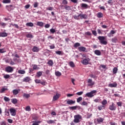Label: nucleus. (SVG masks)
Segmentation results:
<instances>
[{
	"instance_id": "f257e3e1",
	"label": "nucleus",
	"mask_w": 125,
	"mask_h": 125,
	"mask_svg": "<svg viewBox=\"0 0 125 125\" xmlns=\"http://www.w3.org/2000/svg\"><path fill=\"white\" fill-rule=\"evenodd\" d=\"M74 123H75V124H79V123H81V121H82V117L81 115L77 114L74 115Z\"/></svg>"
},
{
	"instance_id": "f03ea898",
	"label": "nucleus",
	"mask_w": 125,
	"mask_h": 125,
	"mask_svg": "<svg viewBox=\"0 0 125 125\" xmlns=\"http://www.w3.org/2000/svg\"><path fill=\"white\" fill-rule=\"evenodd\" d=\"M96 94V90H92L90 92L86 93L85 94V97L91 98L93 97V96H94V95H95Z\"/></svg>"
},
{
	"instance_id": "7ed1b4c3",
	"label": "nucleus",
	"mask_w": 125,
	"mask_h": 125,
	"mask_svg": "<svg viewBox=\"0 0 125 125\" xmlns=\"http://www.w3.org/2000/svg\"><path fill=\"white\" fill-rule=\"evenodd\" d=\"M98 39L99 40V41H100V43L102 44H107V42L105 41V37L99 36Z\"/></svg>"
},
{
	"instance_id": "20e7f679",
	"label": "nucleus",
	"mask_w": 125,
	"mask_h": 125,
	"mask_svg": "<svg viewBox=\"0 0 125 125\" xmlns=\"http://www.w3.org/2000/svg\"><path fill=\"white\" fill-rule=\"evenodd\" d=\"M89 61H90V59L87 58L83 60L82 61V63L83 64V65H88L89 63Z\"/></svg>"
},
{
	"instance_id": "39448f33",
	"label": "nucleus",
	"mask_w": 125,
	"mask_h": 125,
	"mask_svg": "<svg viewBox=\"0 0 125 125\" xmlns=\"http://www.w3.org/2000/svg\"><path fill=\"white\" fill-rule=\"evenodd\" d=\"M14 70V68L13 67L10 66H7L5 68V71L7 73H12V71Z\"/></svg>"
},
{
	"instance_id": "423d86ee",
	"label": "nucleus",
	"mask_w": 125,
	"mask_h": 125,
	"mask_svg": "<svg viewBox=\"0 0 125 125\" xmlns=\"http://www.w3.org/2000/svg\"><path fill=\"white\" fill-rule=\"evenodd\" d=\"M117 109V106L114 103H112L111 104L109 105V109L110 111H115Z\"/></svg>"
},
{
	"instance_id": "0eeeda50",
	"label": "nucleus",
	"mask_w": 125,
	"mask_h": 125,
	"mask_svg": "<svg viewBox=\"0 0 125 125\" xmlns=\"http://www.w3.org/2000/svg\"><path fill=\"white\" fill-rule=\"evenodd\" d=\"M9 111L11 116H14L16 115V110H15V109L10 108Z\"/></svg>"
},
{
	"instance_id": "6e6552de",
	"label": "nucleus",
	"mask_w": 125,
	"mask_h": 125,
	"mask_svg": "<svg viewBox=\"0 0 125 125\" xmlns=\"http://www.w3.org/2000/svg\"><path fill=\"white\" fill-rule=\"evenodd\" d=\"M88 86H92V85H94L95 83L94 82L92 81V80L89 79L87 81Z\"/></svg>"
},
{
	"instance_id": "1a4fd4ad",
	"label": "nucleus",
	"mask_w": 125,
	"mask_h": 125,
	"mask_svg": "<svg viewBox=\"0 0 125 125\" xmlns=\"http://www.w3.org/2000/svg\"><path fill=\"white\" fill-rule=\"evenodd\" d=\"M116 33V32L114 30H111L110 33L107 34V37L109 38H112L113 37V35Z\"/></svg>"
},
{
	"instance_id": "9d476101",
	"label": "nucleus",
	"mask_w": 125,
	"mask_h": 125,
	"mask_svg": "<svg viewBox=\"0 0 125 125\" xmlns=\"http://www.w3.org/2000/svg\"><path fill=\"white\" fill-rule=\"evenodd\" d=\"M79 17H80L81 19H86L87 18V16L85 14H83V13H81L79 15Z\"/></svg>"
},
{
	"instance_id": "9b49d317",
	"label": "nucleus",
	"mask_w": 125,
	"mask_h": 125,
	"mask_svg": "<svg viewBox=\"0 0 125 125\" xmlns=\"http://www.w3.org/2000/svg\"><path fill=\"white\" fill-rule=\"evenodd\" d=\"M32 51L33 52H39V51H40V48L36 46H34L32 48Z\"/></svg>"
},
{
	"instance_id": "f8f14e48",
	"label": "nucleus",
	"mask_w": 125,
	"mask_h": 125,
	"mask_svg": "<svg viewBox=\"0 0 125 125\" xmlns=\"http://www.w3.org/2000/svg\"><path fill=\"white\" fill-rule=\"evenodd\" d=\"M30 81H31V78L29 77H26L23 79V82H24L25 83H28V82H30Z\"/></svg>"
},
{
	"instance_id": "ddd939ff",
	"label": "nucleus",
	"mask_w": 125,
	"mask_h": 125,
	"mask_svg": "<svg viewBox=\"0 0 125 125\" xmlns=\"http://www.w3.org/2000/svg\"><path fill=\"white\" fill-rule=\"evenodd\" d=\"M86 50V48L83 46H81L78 47V50L80 52L83 51V52H84V51H85Z\"/></svg>"
},
{
	"instance_id": "4468645a",
	"label": "nucleus",
	"mask_w": 125,
	"mask_h": 125,
	"mask_svg": "<svg viewBox=\"0 0 125 125\" xmlns=\"http://www.w3.org/2000/svg\"><path fill=\"white\" fill-rule=\"evenodd\" d=\"M66 103L68 105H72V104H75V103H76V101H73L72 100H68V101H66Z\"/></svg>"
},
{
	"instance_id": "2eb2a0df",
	"label": "nucleus",
	"mask_w": 125,
	"mask_h": 125,
	"mask_svg": "<svg viewBox=\"0 0 125 125\" xmlns=\"http://www.w3.org/2000/svg\"><path fill=\"white\" fill-rule=\"evenodd\" d=\"M60 96V95L59 94H56L53 98V101H56L59 98Z\"/></svg>"
},
{
	"instance_id": "dca6fc26",
	"label": "nucleus",
	"mask_w": 125,
	"mask_h": 125,
	"mask_svg": "<svg viewBox=\"0 0 125 125\" xmlns=\"http://www.w3.org/2000/svg\"><path fill=\"white\" fill-rule=\"evenodd\" d=\"M117 85H118V84H117L116 83H109L108 86H109V87H116Z\"/></svg>"
},
{
	"instance_id": "f3484780",
	"label": "nucleus",
	"mask_w": 125,
	"mask_h": 125,
	"mask_svg": "<svg viewBox=\"0 0 125 125\" xmlns=\"http://www.w3.org/2000/svg\"><path fill=\"white\" fill-rule=\"evenodd\" d=\"M42 76V71H39L37 72L36 77L40 78Z\"/></svg>"
},
{
	"instance_id": "a211bd4d",
	"label": "nucleus",
	"mask_w": 125,
	"mask_h": 125,
	"mask_svg": "<svg viewBox=\"0 0 125 125\" xmlns=\"http://www.w3.org/2000/svg\"><path fill=\"white\" fill-rule=\"evenodd\" d=\"M94 53L95 54H96V55H98V56H100V55H101V52L99 50H95Z\"/></svg>"
},
{
	"instance_id": "6ab92c4d",
	"label": "nucleus",
	"mask_w": 125,
	"mask_h": 125,
	"mask_svg": "<svg viewBox=\"0 0 125 125\" xmlns=\"http://www.w3.org/2000/svg\"><path fill=\"white\" fill-rule=\"evenodd\" d=\"M44 25V23L42 21H38L37 22V25L39 26L40 27H42Z\"/></svg>"
},
{
	"instance_id": "aec40b11",
	"label": "nucleus",
	"mask_w": 125,
	"mask_h": 125,
	"mask_svg": "<svg viewBox=\"0 0 125 125\" xmlns=\"http://www.w3.org/2000/svg\"><path fill=\"white\" fill-rule=\"evenodd\" d=\"M7 37V33L5 32H0V37Z\"/></svg>"
},
{
	"instance_id": "412c9836",
	"label": "nucleus",
	"mask_w": 125,
	"mask_h": 125,
	"mask_svg": "<svg viewBox=\"0 0 125 125\" xmlns=\"http://www.w3.org/2000/svg\"><path fill=\"white\" fill-rule=\"evenodd\" d=\"M81 7H82L83 8H85V9H86V8L88 7V5L85 3H82Z\"/></svg>"
},
{
	"instance_id": "4be33fe9",
	"label": "nucleus",
	"mask_w": 125,
	"mask_h": 125,
	"mask_svg": "<svg viewBox=\"0 0 125 125\" xmlns=\"http://www.w3.org/2000/svg\"><path fill=\"white\" fill-rule=\"evenodd\" d=\"M19 90L18 89H14L13 90V93L14 95H17L19 93Z\"/></svg>"
},
{
	"instance_id": "5701e85b",
	"label": "nucleus",
	"mask_w": 125,
	"mask_h": 125,
	"mask_svg": "<svg viewBox=\"0 0 125 125\" xmlns=\"http://www.w3.org/2000/svg\"><path fill=\"white\" fill-rule=\"evenodd\" d=\"M104 121V119L102 118H99L97 119V121L99 124H100V123H103Z\"/></svg>"
},
{
	"instance_id": "b1692460",
	"label": "nucleus",
	"mask_w": 125,
	"mask_h": 125,
	"mask_svg": "<svg viewBox=\"0 0 125 125\" xmlns=\"http://www.w3.org/2000/svg\"><path fill=\"white\" fill-rule=\"evenodd\" d=\"M41 123L42 121H36L35 122H33L32 125H39V124H41Z\"/></svg>"
},
{
	"instance_id": "393cba45",
	"label": "nucleus",
	"mask_w": 125,
	"mask_h": 125,
	"mask_svg": "<svg viewBox=\"0 0 125 125\" xmlns=\"http://www.w3.org/2000/svg\"><path fill=\"white\" fill-rule=\"evenodd\" d=\"M26 26L27 27H33L34 26V23H33V22H27L26 23Z\"/></svg>"
},
{
	"instance_id": "a878e982",
	"label": "nucleus",
	"mask_w": 125,
	"mask_h": 125,
	"mask_svg": "<svg viewBox=\"0 0 125 125\" xmlns=\"http://www.w3.org/2000/svg\"><path fill=\"white\" fill-rule=\"evenodd\" d=\"M68 64L70 67H71V68H74L75 67V63H74V62H70Z\"/></svg>"
},
{
	"instance_id": "bb28decb",
	"label": "nucleus",
	"mask_w": 125,
	"mask_h": 125,
	"mask_svg": "<svg viewBox=\"0 0 125 125\" xmlns=\"http://www.w3.org/2000/svg\"><path fill=\"white\" fill-rule=\"evenodd\" d=\"M47 64H48L49 66H53V61L51 60H50L48 62Z\"/></svg>"
},
{
	"instance_id": "cd10ccee",
	"label": "nucleus",
	"mask_w": 125,
	"mask_h": 125,
	"mask_svg": "<svg viewBox=\"0 0 125 125\" xmlns=\"http://www.w3.org/2000/svg\"><path fill=\"white\" fill-rule=\"evenodd\" d=\"M30 95L29 94L27 93H24L23 95V97H24V98L28 99L30 97Z\"/></svg>"
},
{
	"instance_id": "c85d7f7f",
	"label": "nucleus",
	"mask_w": 125,
	"mask_h": 125,
	"mask_svg": "<svg viewBox=\"0 0 125 125\" xmlns=\"http://www.w3.org/2000/svg\"><path fill=\"white\" fill-rule=\"evenodd\" d=\"M26 38H28V39H33L34 38V36L31 34H28L26 35Z\"/></svg>"
},
{
	"instance_id": "c756f323",
	"label": "nucleus",
	"mask_w": 125,
	"mask_h": 125,
	"mask_svg": "<svg viewBox=\"0 0 125 125\" xmlns=\"http://www.w3.org/2000/svg\"><path fill=\"white\" fill-rule=\"evenodd\" d=\"M97 17L98 18H102L103 17V14L101 12L98 13L97 14Z\"/></svg>"
},
{
	"instance_id": "7c9ffc66",
	"label": "nucleus",
	"mask_w": 125,
	"mask_h": 125,
	"mask_svg": "<svg viewBox=\"0 0 125 125\" xmlns=\"http://www.w3.org/2000/svg\"><path fill=\"white\" fill-rule=\"evenodd\" d=\"M113 74H117V72H118V68L114 67L112 69Z\"/></svg>"
},
{
	"instance_id": "2f4dec72",
	"label": "nucleus",
	"mask_w": 125,
	"mask_h": 125,
	"mask_svg": "<svg viewBox=\"0 0 125 125\" xmlns=\"http://www.w3.org/2000/svg\"><path fill=\"white\" fill-rule=\"evenodd\" d=\"M77 108H79V106L76 105V106L70 107L69 109H71V110H77Z\"/></svg>"
},
{
	"instance_id": "473e14b6",
	"label": "nucleus",
	"mask_w": 125,
	"mask_h": 125,
	"mask_svg": "<svg viewBox=\"0 0 125 125\" xmlns=\"http://www.w3.org/2000/svg\"><path fill=\"white\" fill-rule=\"evenodd\" d=\"M47 124L49 125H52V124H55V122L53 120H50L49 121H47Z\"/></svg>"
},
{
	"instance_id": "72a5a7b5",
	"label": "nucleus",
	"mask_w": 125,
	"mask_h": 125,
	"mask_svg": "<svg viewBox=\"0 0 125 125\" xmlns=\"http://www.w3.org/2000/svg\"><path fill=\"white\" fill-rule=\"evenodd\" d=\"M64 8H65V10H68V11L69 10H71V7H70V6L65 5V6H64Z\"/></svg>"
},
{
	"instance_id": "f704fd0d",
	"label": "nucleus",
	"mask_w": 125,
	"mask_h": 125,
	"mask_svg": "<svg viewBox=\"0 0 125 125\" xmlns=\"http://www.w3.org/2000/svg\"><path fill=\"white\" fill-rule=\"evenodd\" d=\"M11 102L13 104H16L17 103V99H13L11 100Z\"/></svg>"
},
{
	"instance_id": "c9c22d12",
	"label": "nucleus",
	"mask_w": 125,
	"mask_h": 125,
	"mask_svg": "<svg viewBox=\"0 0 125 125\" xmlns=\"http://www.w3.org/2000/svg\"><path fill=\"white\" fill-rule=\"evenodd\" d=\"M55 74L57 77H60L61 76V72L59 71H56Z\"/></svg>"
},
{
	"instance_id": "e433bc0d",
	"label": "nucleus",
	"mask_w": 125,
	"mask_h": 125,
	"mask_svg": "<svg viewBox=\"0 0 125 125\" xmlns=\"http://www.w3.org/2000/svg\"><path fill=\"white\" fill-rule=\"evenodd\" d=\"M111 42H112L116 43L118 42V39H117V38L115 37L112 39Z\"/></svg>"
},
{
	"instance_id": "4c0bfd02",
	"label": "nucleus",
	"mask_w": 125,
	"mask_h": 125,
	"mask_svg": "<svg viewBox=\"0 0 125 125\" xmlns=\"http://www.w3.org/2000/svg\"><path fill=\"white\" fill-rule=\"evenodd\" d=\"M78 46H81V44L79 42H76L74 45V47L77 48L78 47Z\"/></svg>"
},
{
	"instance_id": "58836bf2",
	"label": "nucleus",
	"mask_w": 125,
	"mask_h": 125,
	"mask_svg": "<svg viewBox=\"0 0 125 125\" xmlns=\"http://www.w3.org/2000/svg\"><path fill=\"white\" fill-rule=\"evenodd\" d=\"M5 90H7V88H2L0 90V93H3V92H4V91H5Z\"/></svg>"
},
{
	"instance_id": "ea45409f",
	"label": "nucleus",
	"mask_w": 125,
	"mask_h": 125,
	"mask_svg": "<svg viewBox=\"0 0 125 125\" xmlns=\"http://www.w3.org/2000/svg\"><path fill=\"white\" fill-rule=\"evenodd\" d=\"M33 70H40V67H39L38 65L34 64L33 65Z\"/></svg>"
},
{
	"instance_id": "a19ab883",
	"label": "nucleus",
	"mask_w": 125,
	"mask_h": 125,
	"mask_svg": "<svg viewBox=\"0 0 125 125\" xmlns=\"http://www.w3.org/2000/svg\"><path fill=\"white\" fill-rule=\"evenodd\" d=\"M102 104L103 106H105V105H106V104H107V100H104L102 102Z\"/></svg>"
},
{
	"instance_id": "79ce46f5",
	"label": "nucleus",
	"mask_w": 125,
	"mask_h": 125,
	"mask_svg": "<svg viewBox=\"0 0 125 125\" xmlns=\"http://www.w3.org/2000/svg\"><path fill=\"white\" fill-rule=\"evenodd\" d=\"M3 78L6 80L7 79H9V78H10V75H9V74H5V75L3 76Z\"/></svg>"
},
{
	"instance_id": "37998d69",
	"label": "nucleus",
	"mask_w": 125,
	"mask_h": 125,
	"mask_svg": "<svg viewBox=\"0 0 125 125\" xmlns=\"http://www.w3.org/2000/svg\"><path fill=\"white\" fill-rule=\"evenodd\" d=\"M5 52H6V50H5V49H0V53H4Z\"/></svg>"
},
{
	"instance_id": "c03bdc74",
	"label": "nucleus",
	"mask_w": 125,
	"mask_h": 125,
	"mask_svg": "<svg viewBox=\"0 0 125 125\" xmlns=\"http://www.w3.org/2000/svg\"><path fill=\"white\" fill-rule=\"evenodd\" d=\"M0 25L1 26H2V27H3V28L5 27V26H6V25H7V24L4 23V22H0Z\"/></svg>"
},
{
	"instance_id": "a18cd8bd",
	"label": "nucleus",
	"mask_w": 125,
	"mask_h": 125,
	"mask_svg": "<svg viewBox=\"0 0 125 125\" xmlns=\"http://www.w3.org/2000/svg\"><path fill=\"white\" fill-rule=\"evenodd\" d=\"M82 100H83V97H79V98L77 99V102L78 103H80V102H81V101H82Z\"/></svg>"
},
{
	"instance_id": "49530a36",
	"label": "nucleus",
	"mask_w": 125,
	"mask_h": 125,
	"mask_svg": "<svg viewBox=\"0 0 125 125\" xmlns=\"http://www.w3.org/2000/svg\"><path fill=\"white\" fill-rule=\"evenodd\" d=\"M19 74H21V75H23V74H25V70H18Z\"/></svg>"
},
{
	"instance_id": "de8ad7c7",
	"label": "nucleus",
	"mask_w": 125,
	"mask_h": 125,
	"mask_svg": "<svg viewBox=\"0 0 125 125\" xmlns=\"http://www.w3.org/2000/svg\"><path fill=\"white\" fill-rule=\"evenodd\" d=\"M10 0H3V3H10Z\"/></svg>"
},
{
	"instance_id": "09e8293b",
	"label": "nucleus",
	"mask_w": 125,
	"mask_h": 125,
	"mask_svg": "<svg viewBox=\"0 0 125 125\" xmlns=\"http://www.w3.org/2000/svg\"><path fill=\"white\" fill-rule=\"evenodd\" d=\"M25 111H27L28 112H30L31 111V107L30 106H27L25 107Z\"/></svg>"
},
{
	"instance_id": "8fccbe9b",
	"label": "nucleus",
	"mask_w": 125,
	"mask_h": 125,
	"mask_svg": "<svg viewBox=\"0 0 125 125\" xmlns=\"http://www.w3.org/2000/svg\"><path fill=\"white\" fill-rule=\"evenodd\" d=\"M4 101H5L6 102H8V101H10V99H9L8 97H4Z\"/></svg>"
},
{
	"instance_id": "3c124183",
	"label": "nucleus",
	"mask_w": 125,
	"mask_h": 125,
	"mask_svg": "<svg viewBox=\"0 0 125 125\" xmlns=\"http://www.w3.org/2000/svg\"><path fill=\"white\" fill-rule=\"evenodd\" d=\"M81 105L82 106H87V103L85 101H83Z\"/></svg>"
},
{
	"instance_id": "603ef678",
	"label": "nucleus",
	"mask_w": 125,
	"mask_h": 125,
	"mask_svg": "<svg viewBox=\"0 0 125 125\" xmlns=\"http://www.w3.org/2000/svg\"><path fill=\"white\" fill-rule=\"evenodd\" d=\"M73 18H74V19L76 20H79V19H80V16H79V15L78 16L74 15L73 16Z\"/></svg>"
},
{
	"instance_id": "864d4df0",
	"label": "nucleus",
	"mask_w": 125,
	"mask_h": 125,
	"mask_svg": "<svg viewBox=\"0 0 125 125\" xmlns=\"http://www.w3.org/2000/svg\"><path fill=\"white\" fill-rule=\"evenodd\" d=\"M75 82H76V80L74 78H71V83H73V85H76Z\"/></svg>"
},
{
	"instance_id": "5fc2aeb1",
	"label": "nucleus",
	"mask_w": 125,
	"mask_h": 125,
	"mask_svg": "<svg viewBox=\"0 0 125 125\" xmlns=\"http://www.w3.org/2000/svg\"><path fill=\"white\" fill-rule=\"evenodd\" d=\"M62 4L64 5L68 4V1L66 0H62Z\"/></svg>"
},
{
	"instance_id": "6e6d98bb",
	"label": "nucleus",
	"mask_w": 125,
	"mask_h": 125,
	"mask_svg": "<svg viewBox=\"0 0 125 125\" xmlns=\"http://www.w3.org/2000/svg\"><path fill=\"white\" fill-rule=\"evenodd\" d=\"M50 33H51V34H54V33H55L56 31H55V29H54L53 28H51L50 29Z\"/></svg>"
},
{
	"instance_id": "4d7b16f0",
	"label": "nucleus",
	"mask_w": 125,
	"mask_h": 125,
	"mask_svg": "<svg viewBox=\"0 0 125 125\" xmlns=\"http://www.w3.org/2000/svg\"><path fill=\"white\" fill-rule=\"evenodd\" d=\"M105 107V106L104 105H99L98 106V109L100 110H102V109H103V108H104Z\"/></svg>"
},
{
	"instance_id": "13d9d810",
	"label": "nucleus",
	"mask_w": 125,
	"mask_h": 125,
	"mask_svg": "<svg viewBox=\"0 0 125 125\" xmlns=\"http://www.w3.org/2000/svg\"><path fill=\"white\" fill-rule=\"evenodd\" d=\"M55 52L58 55H61V54H62V52L61 51H56Z\"/></svg>"
},
{
	"instance_id": "bf43d9fd",
	"label": "nucleus",
	"mask_w": 125,
	"mask_h": 125,
	"mask_svg": "<svg viewBox=\"0 0 125 125\" xmlns=\"http://www.w3.org/2000/svg\"><path fill=\"white\" fill-rule=\"evenodd\" d=\"M39 5V3L38 2H34V4L33 5V6L35 8H37V6Z\"/></svg>"
},
{
	"instance_id": "052dcab7",
	"label": "nucleus",
	"mask_w": 125,
	"mask_h": 125,
	"mask_svg": "<svg viewBox=\"0 0 125 125\" xmlns=\"http://www.w3.org/2000/svg\"><path fill=\"white\" fill-rule=\"evenodd\" d=\"M10 25H12V26H14V27H15V28H17V29H18V28H19V26L18 25V24H11Z\"/></svg>"
},
{
	"instance_id": "680f3d73",
	"label": "nucleus",
	"mask_w": 125,
	"mask_h": 125,
	"mask_svg": "<svg viewBox=\"0 0 125 125\" xmlns=\"http://www.w3.org/2000/svg\"><path fill=\"white\" fill-rule=\"evenodd\" d=\"M92 33L94 36H97V33L96 32V31L95 30H92Z\"/></svg>"
},
{
	"instance_id": "e2e57ef3",
	"label": "nucleus",
	"mask_w": 125,
	"mask_h": 125,
	"mask_svg": "<svg viewBox=\"0 0 125 125\" xmlns=\"http://www.w3.org/2000/svg\"><path fill=\"white\" fill-rule=\"evenodd\" d=\"M46 10H50V11H52V10H53V7H47V8H46Z\"/></svg>"
},
{
	"instance_id": "0e129e2a",
	"label": "nucleus",
	"mask_w": 125,
	"mask_h": 125,
	"mask_svg": "<svg viewBox=\"0 0 125 125\" xmlns=\"http://www.w3.org/2000/svg\"><path fill=\"white\" fill-rule=\"evenodd\" d=\"M83 93V91H80V92H78L76 93L77 95H82Z\"/></svg>"
},
{
	"instance_id": "69168bd1",
	"label": "nucleus",
	"mask_w": 125,
	"mask_h": 125,
	"mask_svg": "<svg viewBox=\"0 0 125 125\" xmlns=\"http://www.w3.org/2000/svg\"><path fill=\"white\" fill-rule=\"evenodd\" d=\"M35 82L36 83H41V80H39V79H36L35 80Z\"/></svg>"
},
{
	"instance_id": "338daca9",
	"label": "nucleus",
	"mask_w": 125,
	"mask_h": 125,
	"mask_svg": "<svg viewBox=\"0 0 125 125\" xmlns=\"http://www.w3.org/2000/svg\"><path fill=\"white\" fill-rule=\"evenodd\" d=\"M90 78H92L93 79H96V76L93 75V74H91L90 75Z\"/></svg>"
},
{
	"instance_id": "774afa93",
	"label": "nucleus",
	"mask_w": 125,
	"mask_h": 125,
	"mask_svg": "<svg viewBox=\"0 0 125 125\" xmlns=\"http://www.w3.org/2000/svg\"><path fill=\"white\" fill-rule=\"evenodd\" d=\"M0 125H7L6 124V123H5V122H4V121L1 122L0 123Z\"/></svg>"
}]
</instances>
